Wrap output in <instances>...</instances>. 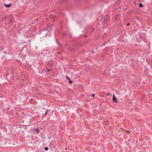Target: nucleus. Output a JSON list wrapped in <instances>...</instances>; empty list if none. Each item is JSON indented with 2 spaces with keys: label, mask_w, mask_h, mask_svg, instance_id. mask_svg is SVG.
Returning <instances> with one entry per match:
<instances>
[{
  "label": "nucleus",
  "mask_w": 152,
  "mask_h": 152,
  "mask_svg": "<svg viewBox=\"0 0 152 152\" xmlns=\"http://www.w3.org/2000/svg\"><path fill=\"white\" fill-rule=\"evenodd\" d=\"M0 124H1V125L2 126V123L1 122Z\"/></svg>",
  "instance_id": "4468645a"
},
{
  "label": "nucleus",
  "mask_w": 152,
  "mask_h": 152,
  "mask_svg": "<svg viewBox=\"0 0 152 152\" xmlns=\"http://www.w3.org/2000/svg\"><path fill=\"white\" fill-rule=\"evenodd\" d=\"M34 129L37 132V134L39 132V129L38 128H34Z\"/></svg>",
  "instance_id": "20e7f679"
},
{
  "label": "nucleus",
  "mask_w": 152,
  "mask_h": 152,
  "mask_svg": "<svg viewBox=\"0 0 152 152\" xmlns=\"http://www.w3.org/2000/svg\"><path fill=\"white\" fill-rule=\"evenodd\" d=\"M92 96L93 97H94L95 96V94H93L92 95Z\"/></svg>",
  "instance_id": "9b49d317"
},
{
  "label": "nucleus",
  "mask_w": 152,
  "mask_h": 152,
  "mask_svg": "<svg viewBox=\"0 0 152 152\" xmlns=\"http://www.w3.org/2000/svg\"><path fill=\"white\" fill-rule=\"evenodd\" d=\"M49 31L47 29H45L41 31L40 34L41 38H44L45 37H50V34L49 33Z\"/></svg>",
  "instance_id": "f257e3e1"
},
{
  "label": "nucleus",
  "mask_w": 152,
  "mask_h": 152,
  "mask_svg": "<svg viewBox=\"0 0 152 152\" xmlns=\"http://www.w3.org/2000/svg\"><path fill=\"white\" fill-rule=\"evenodd\" d=\"M107 95H109V94H108V93H107Z\"/></svg>",
  "instance_id": "dca6fc26"
},
{
  "label": "nucleus",
  "mask_w": 152,
  "mask_h": 152,
  "mask_svg": "<svg viewBox=\"0 0 152 152\" xmlns=\"http://www.w3.org/2000/svg\"><path fill=\"white\" fill-rule=\"evenodd\" d=\"M69 82L70 84H71L72 83V82L70 79V80H69Z\"/></svg>",
  "instance_id": "6e6552de"
},
{
  "label": "nucleus",
  "mask_w": 152,
  "mask_h": 152,
  "mask_svg": "<svg viewBox=\"0 0 152 152\" xmlns=\"http://www.w3.org/2000/svg\"><path fill=\"white\" fill-rule=\"evenodd\" d=\"M48 149V148L47 147H46L45 148V150H47Z\"/></svg>",
  "instance_id": "1a4fd4ad"
},
{
  "label": "nucleus",
  "mask_w": 152,
  "mask_h": 152,
  "mask_svg": "<svg viewBox=\"0 0 152 152\" xmlns=\"http://www.w3.org/2000/svg\"><path fill=\"white\" fill-rule=\"evenodd\" d=\"M142 96H140V99H142Z\"/></svg>",
  "instance_id": "f8f14e48"
},
{
  "label": "nucleus",
  "mask_w": 152,
  "mask_h": 152,
  "mask_svg": "<svg viewBox=\"0 0 152 152\" xmlns=\"http://www.w3.org/2000/svg\"><path fill=\"white\" fill-rule=\"evenodd\" d=\"M143 6V5L142 4H140L139 5V6L140 7H142Z\"/></svg>",
  "instance_id": "423d86ee"
},
{
  "label": "nucleus",
  "mask_w": 152,
  "mask_h": 152,
  "mask_svg": "<svg viewBox=\"0 0 152 152\" xmlns=\"http://www.w3.org/2000/svg\"><path fill=\"white\" fill-rule=\"evenodd\" d=\"M92 31H93V30H94V29H93V28H92Z\"/></svg>",
  "instance_id": "ddd939ff"
},
{
  "label": "nucleus",
  "mask_w": 152,
  "mask_h": 152,
  "mask_svg": "<svg viewBox=\"0 0 152 152\" xmlns=\"http://www.w3.org/2000/svg\"><path fill=\"white\" fill-rule=\"evenodd\" d=\"M47 112H48V110H46L45 112V116L46 115V114H47Z\"/></svg>",
  "instance_id": "9d476101"
},
{
  "label": "nucleus",
  "mask_w": 152,
  "mask_h": 152,
  "mask_svg": "<svg viewBox=\"0 0 152 152\" xmlns=\"http://www.w3.org/2000/svg\"><path fill=\"white\" fill-rule=\"evenodd\" d=\"M65 150H67V148H65Z\"/></svg>",
  "instance_id": "2eb2a0df"
},
{
  "label": "nucleus",
  "mask_w": 152,
  "mask_h": 152,
  "mask_svg": "<svg viewBox=\"0 0 152 152\" xmlns=\"http://www.w3.org/2000/svg\"><path fill=\"white\" fill-rule=\"evenodd\" d=\"M50 69H47L46 70L44 71V72L46 73V74L48 75L50 74Z\"/></svg>",
  "instance_id": "7ed1b4c3"
},
{
  "label": "nucleus",
  "mask_w": 152,
  "mask_h": 152,
  "mask_svg": "<svg viewBox=\"0 0 152 152\" xmlns=\"http://www.w3.org/2000/svg\"><path fill=\"white\" fill-rule=\"evenodd\" d=\"M113 102H115L116 103L118 102V100L114 94L113 95Z\"/></svg>",
  "instance_id": "f03ea898"
},
{
  "label": "nucleus",
  "mask_w": 152,
  "mask_h": 152,
  "mask_svg": "<svg viewBox=\"0 0 152 152\" xmlns=\"http://www.w3.org/2000/svg\"><path fill=\"white\" fill-rule=\"evenodd\" d=\"M4 5L6 7H8L11 6V4H5Z\"/></svg>",
  "instance_id": "39448f33"
},
{
  "label": "nucleus",
  "mask_w": 152,
  "mask_h": 152,
  "mask_svg": "<svg viewBox=\"0 0 152 152\" xmlns=\"http://www.w3.org/2000/svg\"><path fill=\"white\" fill-rule=\"evenodd\" d=\"M66 79L68 80H69L70 79V78L68 76L66 77Z\"/></svg>",
  "instance_id": "0eeeda50"
}]
</instances>
